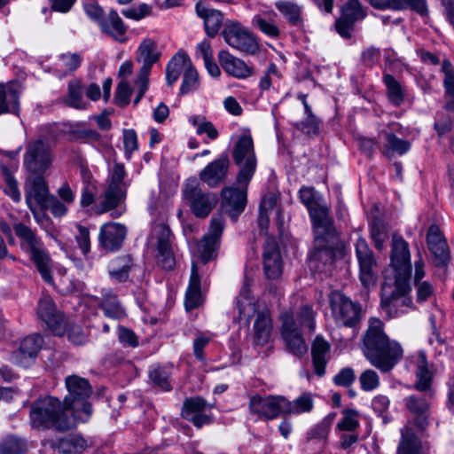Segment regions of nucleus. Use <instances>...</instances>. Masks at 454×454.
Wrapping results in <instances>:
<instances>
[{"label":"nucleus","mask_w":454,"mask_h":454,"mask_svg":"<svg viewBox=\"0 0 454 454\" xmlns=\"http://www.w3.org/2000/svg\"><path fill=\"white\" fill-rule=\"evenodd\" d=\"M300 199L307 207L313 223L315 250L312 259L323 260L325 257V262L332 260L333 250L338 246V237L327 207L318 201L317 194L311 187H302L300 190Z\"/></svg>","instance_id":"nucleus-1"},{"label":"nucleus","mask_w":454,"mask_h":454,"mask_svg":"<svg viewBox=\"0 0 454 454\" xmlns=\"http://www.w3.org/2000/svg\"><path fill=\"white\" fill-rule=\"evenodd\" d=\"M363 352L371 364L382 372H390L403 356L400 343L385 334L383 324L378 318L370 319L363 338Z\"/></svg>","instance_id":"nucleus-2"},{"label":"nucleus","mask_w":454,"mask_h":454,"mask_svg":"<svg viewBox=\"0 0 454 454\" xmlns=\"http://www.w3.org/2000/svg\"><path fill=\"white\" fill-rule=\"evenodd\" d=\"M427 397V395L424 397L412 395L405 398V406L413 419L401 429L402 437L396 454H429L428 443L419 440L414 433V427L418 432H423L429 424Z\"/></svg>","instance_id":"nucleus-3"},{"label":"nucleus","mask_w":454,"mask_h":454,"mask_svg":"<svg viewBox=\"0 0 454 454\" xmlns=\"http://www.w3.org/2000/svg\"><path fill=\"white\" fill-rule=\"evenodd\" d=\"M280 333L286 349L296 356H302L308 351V346L301 328L315 330V312L309 305H304L294 313L286 310L280 315Z\"/></svg>","instance_id":"nucleus-4"},{"label":"nucleus","mask_w":454,"mask_h":454,"mask_svg":"<svg viewBox=\"0 0 454 454\" xmlns=\"http://www.w3.org/2000/svg\"><path fill=\"white\" fill-rule=\"evenodd\" d=\"M30 423L35 428L55 427L61 431L68 430L75 425L71 411L52 396L38 399L32 403Z\"/></svg>","instance_id":"nucleus-5"},{"label":"nucleus","mask_w":454,"mask_h":454,"mask_svg":"<svg viewBox=\"0 0 454 454\" xmlns=\"http://www.w3.org/2000/svg\"><path fill=\"white\" fill-rule=\"evenodd\" d=\"M410 278L386 277L381 286V307L391 318L406 314L413 308Z\"/></svg>","instance_id":"nucleus-6"},{"label":"nucleus","mask_w":454,"mask_h":454,"mask_svg":"<svg viewBox=\"0 0 454 454\" xmlns=\"http://www.w3.org/2000/svg\"><path fill=\"white\" fill-rule=\"evenodd\" d=\"M17 237L20 239L22 249L28 252L43 280L52 283L51 273V258L44 250L40 239L35 232L24 223H18L13 226Z\"/></svg>","instance_id":"nucleus-7"},{"label":"nucleus","mask_w":454,"mask_h":454,"mask_svg":"<svg viewBox=\"0 0 454 454\" xmlns=\"http://www.w3.org/2000/svg\"><path fill=\"white\" fill-rule=\"evenodd\" d=\"M125 176V170L122 164L116 163L114 166L110 181L98 197V202L95 205V212L98 215L111 211L119 207L126 198L127 185L123 181Z\"/></svg>","instance_id":"nucleus-8"},{"label":"nucleus","mask_w":454,"mask_h":454,"mask_svg":"<svg viewBox=\"0 0 454 454\" xmlns=\"http://www.w3.org/2000/svg\"><path fill=\"white\" fill-rule=\"evenodd\" d=\"M183 194L192 214L200 218L207 217L218 201L216 194L204 192L195 178L187 180Z\"/></svg>","instance_id":"nucleus-9"},{"label":"nucleus","mask_w":454,"mask_h":454,"mask_svg":"<svg viewBox=\"0 0 454 454\" xmlns=\"http://www.w3.org/2000/svg\"><path fill=\"white\" fill-rule=\"evenodd\" d=\"M233 160L240 169L237 176L238 184H248L256 168L254 143L250 136L243 135L233 149Z\"/></svg>","instance_id":"nucleus-10"},{"label":"nucleus","mask_w":454,"mask_h":454,"mask_svg":"<svg viewBox=\"0 0 454 454\" xmlns=\"http://www.w3.org/2000/svg\"><path fill=\"white\" fill-rule=\"evenodd\" d=\"M222 35L229 46L240 52L253 55L259 50L255 36L238 21L228 20Z\"/></svg>","instance_id":"nucleus-11"},{"label":"nucleus","mask_w":454,"mask_h":454,"mask_svg":"<svg viewBox=\"0 0 454 454\" xmlns=\"http://www.w3.org/2000/svg\"><path fill=\"white\" fill-rule=\"evenodd\" d=\"M53 155L51 145L43 138L29 142L24 154V165L34 174H42L51 166Z\"/></svg>","instance_id":"nucleus-12"},{"label":"nucleus","mask_w":454,"mask_h":454,"mask_svg":"<svg viewBox=\"0 0 454 454\" xmlns=\"http://www.w3.org/2000/svg\"><path fill=\"white\" fill-rule=\"evenodd\" d=\"M332 315L336 325L353 327L360 320L361 309L340 293H333L330 298Z\"/></svg>","instance_id":"nucleus-13"},{"label":"nucleus","mask_w":454,"mask_h":454,"mask_svg":"<svg viewBox=\"0 0 454 454\" xmlns=\"http://www.w3.org/2000/svg\"><path fill=\"white\" fill-rule=\"evenodd\" d=\"M66 387L68 391V395L64 400V404L71 411L76 410V404L81 403L82 411L87 414H90L91 407L86 399L91 394V387L86 379L81 378L76 375H71L66 379Z\"/></svg>","instance_id":"nucleus-14"},{"label":"nucleus","mask_w":454,"mask_h":454,"mask_svg":"<svg viewBox=\"0 0 454 454\" xmlns=\"http://www.w3.org/2000/svg\"><path fill=\"white\" fill-rule=\"evenodd\" d=\"M356 254L359 263V278L365 288L375 286L377 262L366 240L359 237L356 242Z\"/></svg>","instance_id":"nucleus-15"},{"label":"nucleus","mask_w":454,"mask_h":454,"mask_svg":"<svg viewBox=\"0 0 454 454\" xmlns=\"http://www.w3.org/2000/svg\"><path fill=\"white\" fill-rule=\"evenodd\" d=\"M392 278H410L411 254L408 243L401 237L393 236L391 251Z\"/></svg>","instance_id":"nucleus-16"},{"label":"nucleus","mask_w":454,"mask_h":454,"mask_svg":"<svg viewBox=\"0 0 454 454\" xmlns=\"http://www.w3.org/2000/svg\"><path fill=\"white\" fill-rule=\"evenodd\" d=\"M285 396L282 395H254L250 398L249 410L267 420L285 415Z\"/></svg>","instance_id":"nucleus-17"},{"label":"nucleus","mask_w":454,"mask_h":454,"mask_svg":"<svg viewBox=\"0 0 454 454\" xmlns=\"http://www.w3.org/2000/svg\"><path fill=\"white\" fill-rule=\"evenodd\" d=\"M223 227V217L221 215H214L211 219L207 233L198 244V252L203 262H208L219 247Z\"/></svg>","instance_id":"nucleus-18"},{"label":"nucleus","mask_w":454,"mask_h":454,"mask_svg":"<svg viewBox=\"0 0 454 454\" xmlns=\"http://www.w3.org/2000/svg\"><path fill=\"white\" fill-rule=\"evenodd\" d=\"M37 316L55 335L63 336L65 334L64 317L56 309L52 298L49 295H43L40 298Z\"/></svg>","instance_id":"nucleus-19"},{"label":"nucleus","mask_w":454,"mask_h":454,"mask_svg":"<svg viewBox=\"0 0 454 454\" xmlns=\"http://www.w3.org/2000/svg\"><path fill=\"white\" fill-rule=\"evenodd\" d=\"M248 184H239V188L226 187L223 189L222 208L236 221L243 212L247 204V187Z\"/></svg>","instance_id":"nucleus-20"},{"label":"nucleus","mask_w":454,"mask_h":454,"mask_svg":"<svg viewBox=\"0 0 454 454\" xmlns=\"http://www.w3.org/2000/svg\"><path fill=\"white\" fill-rule=\"evenodd\" d=\"M43 343V337L39 334H31L25 337L20 341L18 349L12 353V362L22 367L30 366L35 361Z\"/></svg>","instance_id":"nucleus-21"},{"label":"nucleus","mask_w":454,"mask_h":454,"mask_svg":"<svg viewBox=\"0 0 454 454\" xmlns=\"http://www.w3.org/2000/svg\"><path fill=\"white\" fill-rule=\"evenodd\" d=\"M161 56L158 44L152 38H145L139 44L136 52V60L141 64L137 75L149 78L153 66Z\"/></svg>","instance_id":"nucleus-22"},{"label":"nucleus","mask_w":454,"mask_h":454,"mask_svg":"<svg viewBox=\"0 0 454 454\" xmlns=\"http://www.w3.org/2000/svg\"><path fill=\"white\" fill-rule=\"evenodd\" d=\"M26 202L35 214L37 207L45 205L51 197L45 180L42 176L28 178L25 184Z\"/></svg>","instance_id":"nucleus-23"},{"label":"nucleus","mask_w":454,"mask_h":454,"mask_svg":"<svg viewBox=\"0 0 454 454\" xmlns=\"http://www.w3.org/2000/svg\"><path fill=\"white\" fill-rule=\"evenodd\" d=\"M365 17L357 0H348L341 8V15L336 20L337 32L343 37L350 36V30L357 20Z\"/></svg>","instance_id":"nucleus-24"},{"label":"nucleus","mask_w":454,"mask_h":454,"mask_svg":"<svg viewBox=\"0 0 454 454\" xmlns=\"http://www.w3.org/2000/svg\"><path fill=\"white\" fill-rule=\"evenodd\" d=\"M230 167L228 155L222 154L216 160L208 163L200 172V179L209 187L214 188L223 183L227 176Z\"/></svg>","instance_id":"nucleus-25"},{"label":"nucleus","mask_w":454,"mask_h":454,"mask_svg":"<svg viewBox=\"0 0 454 454\" xmlns=\"http://www.w3.org/2000/svg\"><path fill=\"white\" fill-rule=\"evenodd\" d=\"M126 227L117 223H107L101 226L98 240L101 247L108 251L119 249L126 237Z\"/></svg>","instance_id":"nucleus-26"},{"label":"nucleus","mask_w":454,"mask_h":454,"mask_svg":"<svg viewBox=\"0 0 454 454\" xmlns=\"http://www.w3.org/2000/svg\"><path fill=\"white\" fill-rule=\"evenodd\" d=\"M379 138L381 145L380 151L387 158H392L396 154L403 155L411 148L410 142L397 137L390 128L382 129L379 133Z\"/></svg>","instance_id":"nucleus-27"},{"label":"nucleus","mask_w":454,"mask_h":454,"mask_svg":"<svg viewBox=\"0 0 454 454\" xmlns=\"http://www.w3.org/2000/svg\"><path fill=\"white\" fill-rule=\"evenodd\" d=\"M312 364L315 373L322 377L331 358V345L322 335H317L311 345Z\"/></svg>","instance_id":"nucleus-28"},{"label":"nucleus","mask_w":454,"mask_h":454,"mask_svg":"<svg viewBox=\"0 0 454 454\" xmlns=\"http://www.w3.org/2000/svg\"><path fill=\"white\" fill-rule=\"evenodd\" d=\"M218 59L222 68L231 76L238 79H246L253 74V68L247 65L244 60L226 51L219 52Z\"/></svg>","instance_id":"nucleus-29"},{"label":"nucleus","mask_w":454,"mask_h":454,"mask_svg":"<svg viewBox=\"0 0 454 454\" xmlns=\"http://www.w3.org/2000/svg\"><path fill=\"white\" fill-rule=\"evenodd\" d=\"M427 247L437 265H443L449 259L448 245L442 236L439 228L432 225L428 229L427 236Z\"/></svg>","instance_id":"nucleus-30"},{"label":"nucleus","mask_w":454,"mask_h":454,"mask_svg":"<svg viewBox=\"0 0 454 454\" xmlns=\"http://www.w3.org/2000/svg\"><path fill=\"white\" fill-rule=\"evenodd\" d=\"M197 15L204 21L207 35L214 37L218 33L222 23L223 14L220 11L209 8L203 2H198L195 6Z\"/></svg>","instance_id":"nucleus-31"},{"label":"nucleus","mask_w":454,"mask_h":454,"mask_svg":"<svg viewBox=\"0 0 454 454\" xmlns=\"http://www.w3.org/2000/svg\"><path fill=\"white\" fill-rule=\"evenodd\" d=\"M263 268L270 279H278L282 275L280 254L275 242H268L264 247Z\"/></svg>","instance_id":"nucleus-32"},{"label":"nucleus","mask_w":454,"mask_h":454,"mask_svg":"<svg viewBox=\"0 0 454 454\" xmlns=\"http://www.w3.org/2000/svg\"><path fill=\"white\" fill-rule=\"evenodd\" d=\"M416 383L415 387L417 390L425 393V395L431 396V385L433 380V371L429 368L425 353H419L416 359Z\"/></svg>","instance_id":"nucleus-33"},{"label":"nucleus","mask_w":454,"mask_h":454,"mask_svg":"<svg viewBox=\"0 0 454 454\" xmlns=\"http://www.w3.org/2000/svg\"><path fill=\"white\" fill-rule=\"evenodd\" d=\"M101 31L119 42L125 41L127 27L116 11L111 10L107 16L99 21Z\"/></svg>","instance_id":"nucleus-34"},{"label":"nucleus","mask_w":454,"mask_h":454,"mask_svg":"<svg viewBox=\"0 0 454 454\" xmlns=\"http://www.w3.org/2000/svg\"><path fill=\"white\" fill-rule=\"evenodd\" d=\"M272 321L268 310H262L256 313L254 323V340L259 346H264L270 340L272 332Z\"/></svg>","instance_id":"nucleus-35"},{"label":"nucleus","mask_w":454,"mask_h":454,"mask_svg":"<svg viewBox=\"0 0 454 454\" xmlns=\"http://www.w3.org/2000/svg\"><path fill=\"white\" fill-rule=\"evenodd\" d=\"M336 415V412H331L327 414L321 422L312 427L307 433V442H317V449L322 450L327 443L330 428Z\"/></svg>","instance_id":"nucleus-36"},{"label":"nucleus","mask_w":454,"mask_h":454,"mask_svg":"<svg viewBox=\"0 0 454 454\" xmlns=\"http://www.w3.org/2000/svg\"><path fill=\"white\" fill-rule=\"evenodd\" d=\"M20 92L16 84H0V114L19 112Z\"/></svg>","instance_id":"nucleus-37"},{"label":"nucleus","mask_w":454,"mask_h":454,"mask_svg":"<svg viewBox=\"0 0 454 454\" xmlns=\"http://www.w3.org/2000/svg\"><path fill=\"white\" fill-rule=\"evenodd\" d=\"M285 415L309 413L314 409V397L309 392H303L293 401L285 397Z\"/></svg>","instance_id":"nucleus-38"},{"label":"nucleus","mask_w":454,"mask_h":454,"mask_svg":"<svg viewBox=\"0 0 454 454\" xmlns=\"http://www.w3.org/2000/svg\"><path fill=\"white\" fill-rule=\"evenodd\" d=\"M201 302L200 279L197 266L195 263H192L189 285L185 294V308L188 310L193 309L199 307Z\"/></svg>","instance_id":"nucleus-39"},{"label":"nucleus","mask_w":454,"mask_h":454,"mask_svg":"<svg viewBox=\"0 0 454 454\" xmlns=\"http://www.w3.org/2000/svg\"><path fill=\"white\" fill-rule=\"evenodd\" d=\"M60 454H82L87 448V442L78 434L68 435L51 443Z\"/></svg>","instance_id":"nucleus-40"},{"label":"nucleus","mask_w":454,"mask_h":454,"mask_svg":"<svg viewBox=\"0 0 454 454\" xmlns=\"http://www.w3.org/2000/svg\"><path fill=\"white\" fill-rule=\"evenodd\" d=\"M190 58L185 53L178 52L173 56L166 67V81L171 86L177 81L180 74L188 68Z\"/></svg>","instance_id":"nucleus-41"},{"label":"nucleus","mask_w":454,"mask_h":454,"mask_svg":"<svg viewBox=\"0 0 454 454\" xmlns=\"http://www.w3.org/2000/svg\"><path fill=\"white\" fill-rule=\"evenodd\" d=\"M100 306L108 317L121 319L126 316V312L119 302L117 296L111 290L104 291Z\"/></svg>","instance_id":"nucleus-42"},{"label":"nucleus","mask_w":454,"mask_h":454,"mask_svg":"<svg viewBox=\"0 0 454 454\" xmlns=\"http://www.w3.org/2000/svg\"><path fill=\"white\" fill-rule=\"evenodd\" d=\"M278 11L293 25L301 24L302 7L297 3L290 0H278L275 3Z\"/></svg>","instance_id":"nucleus-43"},{"label":"nucleus","mask_w":454,"mask_h":454,"mask_svg":"<svg viewBox=\"0 0 454 454\" xmlns=\"http://www.w3.org/2000/svg\"><path fill=\"white\" fill-rule=\"evenodd\" d=\"M82 93L83 90L81 80H71L67 87V95L66 98L67 105L75 109L86 108L87 104L83 100Z\"/></svg>","instance_id":"nucleus-44"},{"label":"nucleus","mask_w":454,"mask_h":454,"mask_svg":"<svg viewBox=\"0 0 454 454\" xmlns=\"http://www.w3.org/2000/svg\"><path fill=\"white\" fill-rule=\"evenodd\" d=\"M82 63V57L78 53L67 52L59 56L56 68L57 72L59 73V76L67 75L74 72Z\"/></svg>","instance_id":"nucleus-45"},{"label":"nucleus","mask_w":454,"mask_h":454,"mask_svg":"<svg viewBox=\"0 0 454 454\" xmlns=\"http://www.w3.org/2000/svg\"><path fill=\"white\" fill-rule=\"evenodd\" d=\"M151 240L156 241L157 249H164L171 246V231L168 226L164 223L153 224L151 231Z\"/></svg>","instance_id":"nucleus-46"},{"label":"nucleus","mask_w":454,"mask_h":454,"mask_svg":"<svg viewBox=\"0 0 454 454\" xmlns=\"http://www.w3.org/2000/svg\"><path fill=\"white\" fill-rule=\"evenodd\" d=\"M65 333L67 340L74 345L82 346L89 341V331L77 324H67L64 320Z\"/></svg>","instance_id":"nucleus-47"},{"label":"nucleus","mask_w":454,"mask_h":454,"mask_svg":"<svg viewBox=\"0 0 454 454\" xmlns=\"http://www.w3.org/2000/svg\"><path fill=\"white\" fill-rule=\"evenodd\" d=\"M189 122L196 128L198 135L207 134V137L211 140L217 138L218 131L211 121H208L205 117L200 115H193L189 117Z\"/></svg>","instance_id":"nucleus-48"},{"label":"nucleus","mask_w":454,"mask_h":454,"mask_svg":"<svg viewBox=\"0 0 454 454\" xmlns=\"http://www.w3.org/2000/svg\"><path fill=\"white\" fill-rule=\"evenodd\" d=\"M359 427L358 412L352 409L342 411V417L336 425L338 432H355Z\"/></svg>","instance_id":"nucleus-49"},{"label":"nucleus","mask_w":454,"mask_h":454,"mask_svg":"<svg viewBox=\"0 0 454 454\" xmlns=\"http://www.w3.org/2000/svg\"><path fill=\"white\" fill-rule=\"evenodd\" d=\"M383 82L387 89L389 100L395 106H399L403 101V91L400 83L391 74H385Z\"/></svg>","instance_id":"nucleus-50"},{"label":"nucleus","mask_w":454,"mask_h":454,"mask_svg":"<svg viewBox=\"0 0 454 454\" xmlns=\"http://www.w3.org/2000/svg\"><path fill=\"white\" fill-rule=\"evenodd\" d=\"M249 280L245 279L244 285L240 290L239 297L237 300V308L240 317H249L250 311L253 309V303L250 300Z\"/></svg>","instance_id":"nucleus-51"},{"label":"nucleus","mask_w":454,"mask_h":454,"mask_svg":"<svg viewBox=\"0 0 454 454\" xmlns=\"http://www.w3.org/2000/svg\"><path fill=\"white\" fill-rule=\"evenodd\" d=\"M371 237L376 249L382 250L385 242L388 239V228L380 220H374L371 229Z\"/></svg>","instance_id":"nucleus-52"},{"label":"nucleus","mask_w":454,"mask_h":454,"mask_svg":"<svg viewBox=\"0 0 454 454\" xmlns=\"http://www.w3.org/2000/svg\"><path fill=\"white\" fill-rule=\"evenodd\" d=\"M392 10H403L410 8L417 13L424 16L427 14L426 0H391Z\"/></svg>","instance_id":"nucleus-53"},{"label":"nucleus","mask_w":454,"mask_h":454,"mask_svg":"<svg viewBox=\"0 0 454 454\" xmlns=\"http://www.w3.org/2000/svg\"><path fill=\"white\" fill-rule=\"evenodd\" d=\"M441 71L444 74L442 81L444 94L446 97L454 98V68L449 59L442 60Z\"/></svg>","instance_id":"nucleus-54"},{"label":"nucleus","mask_w":454,"mask_h":454,"mask_svg":"<svg viewBox=\"0 0 454 454\" xmlns=\"http://www.w3.org/2000/svg\"><path fill=\"white\" fill-rule=\"evenodd\" d=\"M199 83V76L196 69L192 67V62L185 70L183 77V82L180 88L181 94L189 93L197 89Z\"/></svg>","instance_id":"nucleus-55"},{"label":"nucleus","mask_w":454,"mask_h":454,"mask_svg":"<svg viewBox=\"0 0 454 454\" xmlns=\"http://www.w3.org/2000/svg\"><path fill=\"white\" fill-rule=\"evenodd\" d=\"M26 450V443L16 437H8L0 442V454H21Z\"/></svg>","instance_id":"nucleus-56"},{"label":"nucleus","mask_w":454,"mask_h":454,"mask_svg":"<svg viewBox=\"0 0 454 454\" xmlns=\"http://www.w3.org/2000/svg\"><path fill=\"white\" fill-rule=\"evenodd\" d=\"M207 408L206 401L201 397H192L188 398L184 402L183 409H182V416L184 419L186 418V411L189 413V416L193 414L201 413Z\"/></svg>","instance_id":"nucleus-57"},{"label":"nucleus","mask_w":454,"mask_h":454,"mask_svg":"<svg viewBox=\"0 0 454 454\" xmlns=\"http://www.w3.org/2000/svg\"><path fill=\"white\" fill-rule=\"evenodd\" d=\"M3 174L5 182V193L10 196L15 202H19L21 199V195L18 188L17 181L6 167L3 168Z\"/></svg>","instance_id":"nucleus-58"},{"label":"nucleus","mask_w":454,"mask_h":454,"mask_svg":"<svg viewBox=\"0 0 454 454\" xmlns=\"http://www.w3.org/2000/svg\"><path fill=\"white\" fill-rule=\"evenodd\" d=\"M359 382L361 388L364 391H372L380 386V378L378 373L372 370L367 369L359 376Z\"/></svg>","instance_id":"nucleus-59"},{"label":"nucleus","mask_w":454,"mask_h":454,"mask_svg":"<svg viewBox=\"0 0 454 454\" xmlns=\"http://www.w3.org/2000/svg\"><path fill=\"white\" fill-rule=\"evenodd\" d=\"M253 23L268 36L277 37L279 35L278 26L274 22L268 20L261 14L254 17Z\"/></svg>","instance_id":"nucleus-60"},{"label":"nucleus","mask_w":454,"mask_h":454,"mask_svg":"<svg viewBox=\"0 0 454 454\" xmlns=\"http://www.w3.org/2000/svg\"><path fill=\"white\" fill-rule=\"evenodd\" d=\"M150 379L161 390L169 391L171 389L168 382V374L165 370L159 367L153 369L150 372Z\"/></svg>","instance_id":"nucleus-61"},{"label":"nucleus","mask_w":454,"mask_h":454,"mask_svg":"<svg viewBox=\"0 0 454 454\" xmlns=\"http://www.w3.org/2000/svg\"><path fill=\"white\" fill-rule=\"evenodd\" d=\"M132 90L127 80H121L117 86L114 100L120 106H125L129 103Z\"/></svg>","instance_id":"nucleus-62"},{"label":"nucleus","mask_w":454,"mask_h":454,"mask_svg":"<svg viewBox=\"0 0 454 454\" xmlns=\"http://www.w3.org/2000/svg\"><path fill=\"white\" fill-rule=\"evenodd\" d=\"M62 132L60 125L58 123L45 124L41 127L40 136L38 138H43L45 142L51 145L58 139Z\"/></svg>","instance_id":"nucleus-63"},{"label":"nucleus","mask_w":454,"mask_h":454,"mask_svg":"<svg viewBox=\"0 0 454 454\" xmlns=\"http://www.w3.org/2000/svg\"><path fill=\"white\" fill-rule=\"evenodd\" d=\"M151 12L152 7L146 4H141L137 7L127 8L121 11L123 16L135 20H140L150 15Z\"/></svg>","instance_id":"nucleus-64"}]
</instances>
